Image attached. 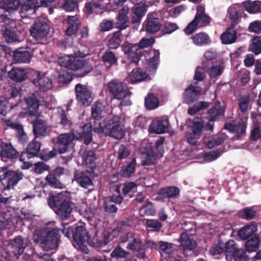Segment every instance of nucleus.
<instances>
[{"label":"nucleus","instance_id":"obj_1","mask_svg":"<svg viewBox=\"0 0 261 261\" xmlns=\"http://www.w3.org/2000/svg\"><path fill=\"white\" fill-rule=\"evenodd\" d=\"M58 63L60 66L73 70L77 77L87 75L93 69L92 66L85 60L72 55H65L59 58Z\"/></svg>","mask_w":261,"mask_h":261},{"label":"nucleus","instance_id":"obj_2","mask_svg":"<svg viewBox=\"0 0 261 261\" xmlns=\"http://www.w3.org/2000/svg\"><path fill=\"white\" fill-rule=\"evenodd\" d=\"M59 230L54 228L46 232L41 229H37L33 234V241L36 243H40L41 247L45 250L56 249L60 242Z\"/></svg>","mask_w":261,"mask_h":261},{"label":"nucleus","instance_id":"obj_3","mask_svg":"<svg viewBox=\"0 0 261 261\" xmlns=\"http://www.w3.org/2000/svg\"><path fill=\"white\" fill-rule=\"evenodd\" d=\"M48 203L60 219L65 220L70 217L74 203L66 199L63 194L53 196L48 199Z\"/></svg>","mask_w":261,"mask_h":261},{"label":"nucleus","instance_id":"obj_4","mask_svg":"<svg viewBox=\"0 0 261 261\" xmlns=\"http://www.w3.org/2000/svg\"><path fill=\"white\" fill-rule=\"evenodd\" d=\"M121 118L114 116L112 119L107 120L103 125L99 123L98 127H95L94 131L97 133H105L116 139H121L125 135L124 130L121 126Z\"/></svg>","mask_w":261,"mask_h":261},{"label":"nucleus","instance_id":"obj_5","mask_svg":"<svg viewBox=\"0 0 261 261\" xmlns=\"http://www.w3.org/2000/svg\"><path fill=\"white\" fill-rule=\"evenodd\" d=\"M128 243L126 248L131 250L133 253L139 259H145L146 258V253L149 249L155 247L154 242L147 241L143 243L142 240L134 234L128 235Z\"/></svg>","mask_w":261,"mask_h":261},{"label":"nucleus","instance_id":"obj_6","mask_svg":"<svg viewBox=\"0 0 261 261\" xmlns=\"http://www.w3.org/2000/svg\"><path fill=\"white\" fill-rule=\"evenodd\" d=\"M211 23V17L205 13V7L199 5L197 7V12L194 19L185 28L184 32L186 35L192 34L199 27L209 25Z\"/></svg>","mask_w":261,"mask_h":261},{"label":"nucleus","instance_id":"obj_7","mask_svg":"<svg viewBox=\"0 0 261 261\" xmlns=\"http://www.w3.org/2000/svg\"><path fill=\"white\" fill-rule=\"evenodd\" d=\"M49 29L48 20L44 17H39L36 19L30 29L31 35L36 41H39L47 36Z\"/></svg>","mask_w":261,"mask_h":261},{"label":"nucleus","instance_id":"obj_8","mask_svg":"<svg viewBox=\"0 0 261 261\" xmlns=\"http://www.w3.org/2000/svg\"><path fill=\"white\" fill-rule=\"evenodd\" d=\"M108 91L114 99L122 100L129 97L132 92L127 85L117 79L113 80L108 83Z\"/></svg>","mask_w":261,"mask_h":261},{"label":"nucleus","instance_id":"obj_9","mask_svg":"<svg viewBox=\"0 0 261 261\" xmlns=\"http://www.w3.org/2000/svg\"><path fill=\"white\" fill-rule=\"evenodd\" d=\"M74 134L65 133L59 135L53 140L55 149L60 154L65 153L72 147Z\"/></svg>","mask_w":261,"mask_h":261},{"label":"nucleus","instance_id":"obj_10","mask_svg":"<svg viewBox=\"0 0 261 261\" xmlns=\"http://www.w3.org/2000/svg\"><path fill=\"white\" fill-rule=\"evenodd\" d=\"M118 236V231L113 230L110 232L105 230L102 232H96L91 242V245L97 248H100L109 244L110 241H114Z\"/></svg>","mask_w":261,"mask_h":261},{"label":"nucleus","instance_id":"obj_11","mask_svg":"<svg viewBox=\"0 0 261 261\" xmlns=\"http://www.w3.org/2000/svg\"><path fill=\"white\" fill-rule=\"evenodd\" d=\"M2 173L4 191L13 189L23 177L21 172L11 170H5Z\"/></svg>","mask_w":261,"mask_h":261},{"label":"nucleus","instance_id":"obj_12","mask_svg":"<svg viewBox=\"0 0 261 261\" xmlns=\"http://www.w3.org/2000/svg\"><path fill=\"white\" fill-rule=\"evenodd\" d=\"M76 99L79 104L83 107H88L92 102L93 97L91 91L86 86L77 84L75 87Z\"/></svg>","mask_w":261,"mask_h":261},{"label":"nucleus","instance_id":"obj_13","mask_svg":"<svg viewBox=\"0 0 261 261\" xmlns=\"http://www.w3.org/2000/svg\"><path fill=\"white\" fill-rule=\"evenodd\" d=\"M143 26L147 34L153 35L161 30L162 24L157 14L152 13L147 15Z\"/></svg>","mask_w":261,"mask_h":261},{"label":"nucleus","instance_id":"obj_14","mask_svg":"<svg viewBox=\"0 0 261 261\" xmlns=\"http://www.w3.org/2000/svg\"><path fill=\"white\" fill-rule=\"evenodd\" d=\"M121 48L124 54L127 55L132 62L138 63L140 60L142 54L138 44L125 41L121 45Z\"/></svg>","mask_w":261,"mask_h":261},{"label":"nucleus","instance_id":"obj_15","mask_svg":"<svg viewBox=\"0 0 261 261\" xmlns=\"http://www.w3.org/2000/svg\"><path fill=\"white\" fill-rule=\"evenodd\" d=\"M0 157L3 161H14L19 158L20 154L10 142H5L2 144V149L0 150Z\"/></svg>","mask_w":261,"mask_h":261},{"label":"nucleus","instance_id":"obj_16","mask_svg":"<svg viewBox=\"0 0 261 261\" xmlns=\"http://www.w3.org/2000/svg\"><path fill=\"white\" fill-rule=\"evenodd\" d=\"M197 82L187 87L182 93L183 102L190 104L196 100L200 95L201 89L197 85Z\"/></svg>","mask_w":261,"mask_h":261},{"label":"nucleus","instance_id":"obj_17","mask_svg":"<svg viewBox=\"0 0 261 261\" xmlns=\"http://www.w3.org/2000/svg\"><path fill=\"white\" fill-rule=\"evenodd\" d=\"M41 143L36 141L34 138L28 145L25 151L20 154V161H24L27 159H30L37 156L40 150Z\"/></svg>","mask_w":261,"mask_h":261},{"label":"nucleus","instance_id":"obj_18","mask_svg":"<svg viewBox=\"0 0 261 261\" xmlns=\"http://www.w3.org/2000/svg\"><path fill=\"white\" fill-rule=\"evenodd\" d=\"M13 212L7 207L0 209V230L10 228L13 224Z\"/></svg>","mask_w":261,"mask_h":261},{"label":"nucleus","instance_id":"obj_19","mask_svg":"<svg viewBox=\"0 0 261 261\" xmlns=\"http://www.w3.org/2000/svg\"><path fill=\"white\" fill-rule=\"evenodd\" d=\"M74 139L83 141L84 144L88 145L92 141V126L90 123L84 124L82 127L81 133L74 134Z\"/></svg>","mask_w":261,"mask_h":261},{"label":"nucleus","instance_id":"obj_20","mask_svg":"<svg viewBox=\"0 0 261 261\" xmlns=\"http://www.w3.org/2000/svg\"><path fill=\"white\" fill-rule=\"evenodd\" d=\"M129 9L127 7H123L118 12L116 16V28L119 29L118 31H122L126 29L129 27V20L128 14Z\"/></svg>","mask_w":261,"mask_h":261},{"label":"nucleus","instance_id":"obj_21","mask_svg":"<svg viewBox=\"0 0 261 261\" xmlns=\"http://www.w3.org/2000/svg\"><path fill=\"white\" fill-rule=\"evenodd\" d=\"M32 57V53L25 49L19 48L13 51L12 61L15 63H28Z\"/></svg>","mask_w":261,"mask_h":261},{"label":"nucleus","instance_id":"obj_22","mask_svg":"<svg viewBox=\"0 0 261 261\" xmlns=\"http://www.w3.org/2000/svg\"><path fill=\"white\" fill-rule=\"evenodd\" d=\"M179 241L180 247L184 251L187 250H192L197 245L196 242L192 238L191 235H189V230H186L180 234Z\"/></svg>","mask_w":261,"mask_h":261},{"label":"nucleus","instance_id":"obj_23","mask_svg":"<svg viewBox=\"0 0 261 261\" xmlns=\"http://www.w3.org/2000/svg\"><path fill=\"white\" fill-rule=\"evenodd\" d=\"M33 133L35 138L42 139L46 135L47 124L46 122L38 118H36L32 122Z\"/></svg>","mask_w":261,"mask_h":261},{"label":"nucleus","instance_id":"obj_24","mask_svg":"<svg viewBox=\"0 0 261 261\" xmlns=\"http://www.w3.org/2000/svg\"><path fill=\"white\" fill-rule=\"evenodd\" d=\"M28 72L22 68L13 67L8 72V76L16 83H21L27 78Z\"/></svg>","mask_w":261,"mask_h":261},{"label":"nucleus","instance_id":"obj_25","mask_svg":"<svg viewBox=\"0 0 261 261\" xmlns=\"http://www.w3.org/2000/svg\"><path fill=\"white\" fill-rule=\"evenodd\" d=\"M169 121L167 119L154 120L150 125V132L158 134L165 133L168 129Z\"/></svg>","mask_w":261,"mask_h":261},{"label":"nucleus","instance_id":"obj_26","mask_svg":"<svg viewBox=\"0 0 261 261\" xmlns=\"http://www.w3.org/2000/svg\"><path fill=\"white\" fill-rule=\"evenodd\" d=\"M66 21L67 28L65 30V35L71 36L75 34L81 27L80 20L75 16H69L67 18Z\"/></svg>","mask_w":261,"mask_h":261},{"label":"nucleus","instance_id":"obj_27","mask_svg":"<svg viewBox=\"0 0 261 261\" xmlns=\"http://www.w3.org/2000/svg\"><path fill=\"white\" fill-rule=\"evenodd\" d=\"M141 163L143 166L154 165L157 163L159 158V154L153 150L151 146H149L148 148L144 152Z\"/></svg>","mask_w":261,"mask_h":261},{"label":"nucleus","instance_id":"obj_28","mask_svg":"<svg viewBox=\"0 0 261 261\" xmlns=\"http://www.w3.org/2000/svg\"><path fill=\"white\" fill-rule=\"evenodd\" d=\"M3 36L8 43L15 42L18 40V37L15 28L9 24H4L1 29Z\"/></svg>","mask_w":261,"mask_h":261},{"label":"nucleus","instance_id":"obj_29","mask_svg":"<svg viewBox=\"0 0 261 261\" xmlns=\"http://www.w3.org/2000/svg\"><path fill=\"white\" fill-rule=\"evenodd\" d=\"M136 159L133 158L130 161L126 162L122 166L119 172L122 177L129 178L135 173L136 170Z\"/></svg>","mask_w":261,"mask_h":261},{"label":"nucleus","instance_id":"obj_30","mask_svg":"<svg viewBox=\"0 0 261 261\" xmlns=\"http://www.w3.org/2000/svg\"><path fill=\"white\" fill-rule=\"evenodd\" d=\"M74 179L81 187L85 189H88L93 186V181L88 172H76L74 174Z\"/></svg>","mask_w":261,"mask_h":261},{"label":"nucleus","instance_id":"obj_31","mask_svg":"<svg viewBox=\"0 0 261 261\" xmlns=\"http://www.w3.org/2000/svg\"><path fill=\"white\" fill-rule=\"evenodd\" d=\"M38 6V0H25L21 8V17H27L34 14L35 13L34 9Z\"/></svg>","mask_w":261,"mask_h":261},{"label":"nucleus","instance_id":"obj_32","mask_svg":"<svg viewBox=\"0 0 261 261\" xmlns=\"http://www.w3.org/2000/svg\"><path fill=\"white\" fill-rule=\"evenodd\" d=\"M71 238L76 243H81L82 241H88L90 237L86 229L81 226H76L74 230H72Z\"/></svg>","mask_w":261,"mask_h":261},{"label":"nucleus","instance_id":"obj_33","mask_svg":"<svg viewBox=\"0 0 261 261\" xmlns=\"http://www.w3.org/2000/svg\"><path fill=\"white\" fill-rule=\"evenodd\" d=\"M225 110L221 106L220 102L215 103L208 111V118L210 121H214L219 119L224 114Z\"/></svg>","mask_w":261,"mask_h":261},{"label":"nucleus","instance_id":"obj_34","mask_svg":"<svg viewBox=\"0 0 261 261\" xmlns=\"http://www.w3.org/2000/svg\"><path fill=\"white\" fill-rule=\"evenodd\" d=\"M33 83L36 86H38L39 89L43 91L49 89L52 85L50 80L45 74H41L40 72L37 73L36 78L33 81Z\"/></svg>","mask_w":261,"mask_h":261},{"label":"nucleus","instance_id":"obj_35","mask_svg":"<svg viewBox=\"0 0 261 261\" xmlns=\"http://www.w3.org/2000/svg\"><path fill=\"white\" fill-rule=\"evenodd\" d=\"M180 190L178 187L170 186L161 188L158 192V195L163 198H176L179 196Z\"/></svg>","mask_w":261,"mask_h":261},{"label":"nucleus","instance_id":"obj_36","mask_svg":"<svg viewBox=\"0 0 261 261\" xmlns=\"http://www.w3.org/2000/svg\"><path fill=\"white\" fill-rule=\"evenodd\" d=\"M11 245L14 255L17 257L23 253L26 247V243L21 236H18L14 240H11Z\"/></svg>","mask_w":261,"mask_h":261},{"label":"nucleus","instance_id":"obj_37","mask_svg":"<svg viewBox=\"0 0 261 261\" xmlns=\"http://www.w3.org/2000/svg\"><path fill=\"white\" fill-rule=\"evenodd\" d=\"M235 28H232L230 25L226 29V31L223 33L220 38L222 43L225 44H229L234 43L237 40V32L234 30Z\"/></svg>","mask_w":261,"mask_h":261},{"label":"nucleus","instance_id":"obj_38","mask_svg":"<svg viewBox=\"0 0 261 261\" xmlns=\"http://www.w3.org/2000/svg\"><path fill=\"white\" fill-rule=\"evenodd\" d=\"M193 43L199 46L210 44L212 41L208 35L204 32H200L191 37Z\"/></svg>","mask_w":261,"mask_h":261},{"label":"nucleus","instance_id":"obj_39","mask_svg":"<svg viewBox=\"0 0 261 261\" xmlns=\"http://www.w3.org/2000/svg\"><path fill=\"white\" fill-rule=\"evenodd\" d=\"M101 60L104 65L108 68L117 65L118 62L116 54L109 49L103 53L101 57Z\"/></svg>","mask_w":261,"mask_h":261},{"label":"nucleus","instance_id":"obj_40","mask_svg":"<svg viewBox=\"0 0 261 261\" xmlns=\"http://www.w3.org/2000/svg\"><path fill=\"white\" fill-rule=\"evenodd\" d=\"M83 158L86 166L93 172L96 167L95 161L96 158L95 152L91 150H86L83 154Z\"/></svg>","mask_w":261,"mask_h":261},{"label":"nucleus","instance_id":"obj_41","mask_svg":"<svg viewBox=\"0 0 261 261\" xmlns=\"http://www.w3.org/2000/svg\"><path fill=\"white\" fill-rule=\"evenodd\" d=\"M257 230L255 224H250L241 228L238 232V236L243 240H247Z\"/></svg>","mask_w":261,"mask_h":261},{"label":"nucleus","instance_id":"obj_42","mask_svg":"<svg viewBox=\"0 0 261 261\" xmlns=\"http://www.w3.org/2000/svg\"><path fill=\"white\" fill-rule=\"evenodd\" d=\"M121 35L122 33L121 31H117L113 33L108 42V46L109 49H115L120 46L121 42V40L120 39Z\"/></svg>","mask_w":261,"mask_h":261},{"label":"nucleus","instance_id":"obj_43","mask_svg":"<svg viewBox=\"0 0 261 261\" xmlns=\"http://www.w3.org/2000/svg\"><path fill=\"white\" fill-rule=\"evenodd\" d=\"M28 113L30 115H36L38 114L39 104L36 98L29 97L26 99Z\"/></svg>","mask_w":261,"mask_h":261},{"label":"nucleus","instance_id":"obj_44","mask_svg":"<svg viewBox=\"0 0 261 261\" xmlns=\"http://www.w3.org/2000/svg\"><path fill=\"white\" fill-rule=\"evenodd\" d=\"M128 252L123 249L119 245L117 246L111 253L112 258L117 260L123 259L119 261H126Z\"/></svg>","mask_w":261,"mask_h":261},{"label":"nucleus","instance_id":"obj_45","mask_svg":"<svg viewBox=\"0 0 261 261\" xmlns=\"http://www.w3.org/2000/svg\"><path fill=\"white\" fill-rule=\"evenodd\" d=\"M145 106L148 110H153L159 106V101L153 93H149L145 98Z\"/></svg>","mask_w":261,"mask_h":261},{"label":"nucleus","instance_id":"obj_46","mask_svg":"<svg viewBox=\"0 0 261 261\" xmlns=\"http://www.w3.org/2000/svg\"><path fill=\"white\" fill-rule=\"evenodd\" d=\"M243 4L245 10L249 13H255L261 10V2L259 1H245Z\"/></svg>","mask_w":261,"mask_h":261},{"label":"nucleus","instance_id":"obj_47","mask_svg":"<svg viewBox=\"0 0 261 261\" xmlns=\"http://www.w3.org/2000/svg\"><path fill=\"white\" fill-rule=\"evenodd\" d=\"M147 75L141 68L133 69L129 75V80L132 83L141 82L144 80Z\"/></svg>","mask_w":261,"mask_h":261},{"label":"nucleus","instance_id":"obj_48","mask_svg":"<svg viewBox=\"0 0 261 261\" xmlns=\"http://www.w3.org/2000/svg\"><path fill=\"white\" fill-rule=\"evenodd\" d=\"M259 244L258 237L257 235H254L246 242V250L249 252L256 251L259 247Z\"/></svg>","mask_w":261,"mask_h":261},{"label":"nucleus","instance_id":"obj_49","mask_svg":"<svg viewBox=\"0 0 261 261\" xmlns=\"http://www.w3.org/2000/svg\"><path fill=\"white\" fill-rule=\"evenodd\" d=\"M19 2L17 0H5L0 2V9L5 11H10L17 9Z\"/></svg>","mask_w":261,"mask_h":261},{"label":"nucleus","instance_id":"obj_50","mask_svg":"<svg viewBox=\"0 0 261 261\" xmlns=\"http://www.w3.org/2000/svg\"><path fill=\"white\" fill-rule=\"evenodd\" d=\"M160 52L158 50H153V56L148 60V68L155 72L160 62Z\"/></svg>","mask_w":261,"mask_h":261},{"label":"nucleus","instance_id":"obj_51","mask_svg":"<svg viewBox=\"0 0 261 261\" xmlns=\"http://www.w3.org/2000/svg\"><path fill=\"white\" fill-rule=\"evenodd\" d=\"M256 214V212L252 207H247L241 210L239 213L240 218L247 220L253 219Z\"/></svg>","mask_w":261,"mask_h":261},{"label":"nucleus","instance_id":"obj_52","mask_svg":"<svg viewBox=\"0 0 261 261\" xmlns=\"http://www.w3.org/2000/svg\"><path fill=\"white\" fill-rule=\"evenodd\" d=\"M85 8L86 13L90 14L97 13V9L102 10L104 8V6L98 2L91 1L86 4Z\"/></svg>","mask_w":261,"mask_h":261},{"label":"nucleus","instance_id":"obj_53","mask_svg":"<svg viewBox=\"0 0 261 261\" xmlns=\"http://www.w3.org/2000/svg\"><path fill=\"white\" fill-rule=\"evenodd\" d=\"M103 111L102 105L101 102H96L91 107V114L92 117L96 120H99L101 118V113Z\"/></svg>","mask_w":261,"mask_h":261},{"label":"nucleus","instance_id":"obj_54","mask_svg":"<svg viewBox=\"0 0 261 261\" xmlns=\"http://www.w3.org/2000/svg\"><path fill=\"white\" fill-rule=\"evenodd\" d=\"M203 127L202 119L199 117H195L193 119V124L192 130L195 135L200 136L201 134Z\"/></svg>","mask_w":261,"mask_h":261},{"label":"nucleus","instance_id":"obj_55","mask_svg":"<svg viewBox=\"0 0 261 261\" xmlns=\"http://www.w3.org/2000/svg\"><path fill=\"white\" fill-rule=\"evenodd\" d=\"M223 152L224 149L221 148L214 150L205 153L203 155V158L206 161H213L220 156L222 153Z\"/></svg>","mask_w":261,"mask_h":261},{"label":"nucleus","instance_id":"obj_56","mask_svg":"<svg viewBox=\"0 0 261 261\" xmlns=\"http://www.w3.org/2000/svg\"><path fill=\"white\" fill-rule=\"evenodd\" d=\"M178 29V27L176 23L166 21L163 24L161 32L163 35L170 34Z\"/></svg>","mask_w":261,"mask_h":261},{"label":"nucleus","instance_id":"obj_57","mask_svg":"<svg viewBox=\"0 0 261 261\" xmlns=\"http://www.w3.org/2000/svg\"><path fill=\"white\" fill-rule=\"evenodd\" d=\"M133 13L143 17L147 11V6L142 2L136 4L132 8Z\"/></svg>","mask_w":261,"mask_h":261},{"label":"nucleus","instance_id":"obj_58","mask_svg":"<svg viewBox=\"0 0 261 261\" xmlns=\"http://www.w3.org/2000/svg\"><path fill=\"white\" fill-rule=\"evenodd\" d=\"M72 74L67 71L62 70L59 73L57 81L59 83H68L71 81Z\"/></svg>","mask_w":261,"mask_h":261},{"label":"nucleus","instance_id":"obj_59","mask_svg":"<svg viewBox=\"0 0 261 261\" xmlns=\"http://www.w3.org/2000/svg\"><path fill=\"white\" fill-rule=\"evenodd\" d=\"M46 180L49 186L55 188H62L60 181L53 174H49L46 176Z\"/></svg>","mask_w":261,"mask_h":261},{"label":"nucleus","instance_id":"obj_60","mask_svg":"<svg viewBox=\"0 0 261 261\" xmlns=\"http://www.w3.org/2000/svg\"><path fill=\"white\" fill-rule=\"evenodd\" d=\"M232 256L235 261H248L249 259V256L243 249L235 250Z\"/></svg>","mask_w":261,"mask_h":261},{"label":"nucleus","instance_id":"obj_61","mask_svg":"<svg viewBox=\"0 0 261 261\" xmlns=\"http://www.w3.org/2000/svg\"><path fill=\"white\" fill-rule=\"evenodd\" d=\"M155 247H152V249H155L161 250L164 252L169 253L172 247V244L168 242L160 241L159 243L154 242Z\"/></svg>","mask_w":261,"mask_h":261},{"label":"nucleus","instance_id":"obj_62","mask_svg":"<svg viewBox=\"0 0 261 261\" xmlns=\"http://www.w3.org/2000/svg\"><path fill=\"white\" fill-rule=\"evenodd\" d=\"M229 18L231 20L230 25L232 28H235L239 22V15L236 8H230L228 9Z\"/></svg>","mask_w":261,"mask_h":261},{"label":"nucleus","instance_id":"obj_63","mask_svg":"<svg viewBox=\"0 0 261 261\" xmlns=\"http://www.w3.org/2000/svg\"><path fill=\"white\" fill-rule=\"evenodd\" d=\"M223 69L221 65L217 64L211 67L208 70V73L211 78H216L221 75L223 73Z\"/></svg>","mask_w":261,"mask_h":261},{"label":"nucleus","instance_id":"obj_64","mask_svg":"<svg viewBox=\"0 0 261 261\" xmlns=\"http://www.w3.org/2000/svg\"><path fill=\"white\" fill-rule=\"evenodd\" d=\"M250 50L255 55L261 53V40L258 38H254L250 45Z\"/></svg>","mask_w":261,"mask_h":261}]
</instances>
